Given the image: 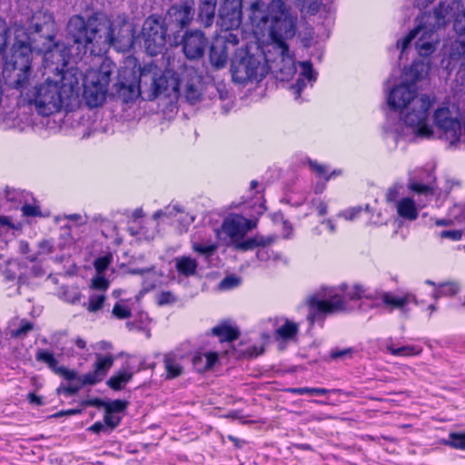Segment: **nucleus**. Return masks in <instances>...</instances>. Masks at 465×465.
I'll use <instances>...</instances> for the list:
<instances>
[{
	"mask_svg": "<svg viewBox=\"0 0 465 465\" xmlns=\"http://www.w3.org/2000/svg\"><path fill=\"white\" fill-rule=\"evenodd\" d=\"M170 73H162L161 69L151 63L140 69L139 77L135 72L123 69L119 73L118 80L114 84L113 94L124 103L134 101L138 96L143 100L153 101L168 88L175 90L177 83L169 79Z\"/></svg>",
	"mask_w": 465,
	"mask_h": 465,
	"instance_id": "7ed1b4c3",
	"label": "nucleus"
},
{
	"mask_svg": "<svg viewBox=\"0 0 465 465\" xmlns=\"http://www.w3.org/2000/svg\"><path fill=\"white\" fill-rule=\"evenodd\" d=\"M340 291L345 293V297H347L351 301L360 300L363 297L369 300H374V293H368L367 290L361 284H354L350 290H348V285L342 283L339 287Z\"/></svg>",
	"mask_w": 465,
	"mask_h": 465,
	"instance_id": "c85d7f7f",
	"label": "nucleus"
},
{
	"mask_svg": "<svg viewBox=\"0 0 465 465\" xmlns=\"http://www.w3.org/2000/svg\"><path fill=\"white\" fill-rule=\"evenodd\" d=\"M192 248L194 252L208 257L214 253V252L218 248V245L213 242L201 243V242H193Z\"/></svg>",
	"mask_w": 465,
	"mask_h": 465,
	"instance_id": "ea45409f",
	"label": "nucleus"
},
{
	"mask_svg": "<svg viewBox=\"0 0 465 465\" xmlns=\"http://www.w3.org/2000/svg\"><path fill=\"white\" fill-rule=\"evenodd\" d=\"M307 303L310 312L307 319L313 323L322 314H329L343 311L345 304L343 299L333 288H322L316 294L311 296Z\"/></svg>",
	"mask_w": 465,
	"mask_h": 465,
	"instance_id": "9b49d317",
	"label": "nucleus"
},
{
	"mask_svg": "<svg viewBox=\"0 0 465 465\" xmlns=\"http://www.w3.org/2000/svg\"><path fill=\"white\" fill-rule=\"evenodd\" d=\"M257 247V239L249 238L245 241L238 242L236 248L242 251H248Z\"/></svg>",
	"mask_w": 465,
	"mask_h": 465,
	"instance_id": "13d9d810",
	"label": "nucleus"
},
{
	"mask_svg": "<svg viewBox=\"0 0 465 465\" xmlns=\"http://www.w3.org/2000/svg\"><path fill=\"white\" fill-rule=\"evenodd\" d=\"M35 359L38 361L45 362L48 365V367L56 374L64 377L67 381H71L74 378H76V372L74 371H71L66 369L65 367H58L57 366V361L54 358V354L45 351V350H38L35 354Z\"/></svg>",
	"mask_w": 465,
	"mask_h": 465,
	"instance_id": "412c9836",
	"label": "nucleus"
},
{
	"mask_svg": "<svg viewBox=\"0 0 465 465\" xmlns=\"http://www.w3.org/2000/svg\"><path fill=\"white\" fill-rule=\"evenodd\" d=\"M0 54L5 60V73L14 71L11 87H24L26 81V69L33 60L30 34L24 25L14 23L7 25L0 19Z\"/></svg>",
	"mask_w": 465,
	"mask_h": 465,
	"instance_id": "20e7f679",
	"label": "nucleus"
},
{
	"mask_svg": "<svg viewBox=\"0 0 465 465\" xmlns=\"http://www.w3.org/2000/svg\"><path fill=\"white\" fill-rule=\"evenodd\" d=\"M428 177L431 178V182H428L426 184H423L419 181L411 178L408 185L409 189L418 194L432 195L435 193L434 183L436 178L431 173H428Z\"/></svg>",
	"mask_w": 465,
	"mask_h": 465,
	"instance_id": "7c9ffc66",
	"label": "nucleus"
},
{
	"mask_svg": "<svg viewBox=\"0 0 465 465\" xmlns=\"http://www.w3.org/2000/svg\"><path fill=\"white\" fill-rule=\"evenodd\" d=\"M246 222L242 216H233L227 218L223 223V231L231 239L237 240L242 238L246 234L244 227Z\"/></svg>",
	"mask_w": 465,
	"mask_h": 465,
	"instance_id": "4be33fe9",
	"label": "nucleus"
},
{
	"mask_svg": "<svg viewBox=\"0 0 465 465\" xmlns=\"http://www.w3.org/2000/svg\"><path fill=\"white\" fill-rule=\"evenodd\" d=\"M127 406L126 401L121 400H115L107 405L106 411L110 412H120L125 410Z\"/></svg>",
	"mask_w": 465,
	"mask_h": 465,
	"instance_id": "5fc2aeb1",
	"label": "nucleus"
},
{
	"mask_svg": "<svg viewBox=\"0 0 465 465\" xmlns=\"http://www.w3.org/2000/svg\"><path fill=\"white\" fill-rule=\"evenodd\" d=\"M231 73L233 82L247 84L260 82L268 73L267 65L262 62L261 55L251 54L247 49H238L232 58Z\"/></svg>",
	"mask_w": 465,
	"mask_h": 465,
	"instance_id": "1a4fd4ad",
	"label": "nucleus"
},
{
	"mask_svg": "<svg viewBox=\"0 0 465 465\" xmlns=\"http://www.w3.org/2000/svg\"><path fill=\"white\" fill-rule=\"evenodd\" d=\"M163 73H170L171 75L168 77V80L174 79L177 83V87L175 90L170 87L164 90L163 94L169 97L183 96L190 104H194L199 100L201 96L199 89L200 79L193 68L185 67L183 71L182 78H179L176 73L172 70H165Z\"/></svg>",
	"mask_w": 465,
	"mask_h": 465,
	"instance_id": "f8f14e48",
	"label": "nucleus"
},
{
	"mask_svg": "<svg viewBox=\"0 0 465 465\" xmlns=\"http://www.w3.org/2000/svg\"><path fill=\"white\" fill-rule=\"evenodd\" d=\"M459 291L458 284L454 282H446L439 285V288L434 292V296L437 298L443 295H453Z\"/></svg>",
	"mask_w": 465,
	"mask_h": 465,
	"instance_id": "79ce46f5",
	"label": "nucleus"
},
{
	"mask_svg": "<svg viewBox=\"0 0 465 465\" xmlns=\"http://www.w3.org/2000/svg\"><path fill=\"white\" fill-rule=\"evenodd\" d=\"M387 350L395 356H410L418 354L420 352V351L413 346H402L399 348L388 346Z\"/></svg>",
	"mask_w": 465,
	"mask_h": 465,
	"instance_id": "37998d69",
	"label": "nucleus"
},
{
	"mask_svg": "<svg viewBox=\"0 0 465 465\" xmlns=\"http://www.w3.org/2000/svg\"><path fill=\"white\" fill-rule=\"evenodd\" d=\"M66 30L67 39L80 53L89 52L94 55L105 54L111 46L128 37L131 31L124 19L112 20L101 12L86 16L72 15Z\"/></svg>",
	"mask_w": 465,
	"mask_h": 465,
	"instance_id": "f03ea898",
	"label": "nucleus"
},
{
	"mask_svg": "<svg viewBox=\"0 0 465 465\" xmlns=\"http://www.w3.org/2000/svg\"><path fill=\"white\" fill-rule=\"evenodd\" d=\"M447 53L451 60H459L465 54V38L459 37L456 40L450 41L446 45Z\"/></svg>",
	"mask_w": 465,
	"mask_h": 465,
	"instance_id": "473e14b6",
	"label": "nucleus"
},
{
	"mask_svg": "<svg viewBox=\"0 0 465 465\" xmlns=\"http://www.w3.org/2000/svg\"><path fill=\"white\" fill-rule=\"evenodd\" d=\"M29 29L32 33L39 34L41 37L53 41L54 38V19L53 15L47 10H39L35 12L28 22Z\"/></svg>",
	"mask_w": 465,
	"mask_h": 465,
	"instance_id": "f3484780",
	"label": "nucleus"
},
{
	"mask_svg": "<svg viewBox=\"0 0 465 465\" xmlns=\"http://www.w3.org/2000/svg\"><path fill=\"white\" fill-rule=\"evenodd\" d=\"M396 208L399 216L405 220L413 221L418 217V209L411 198L405 197L398 201Z\"/></svg>",
	"mask_w": 465,
	"mask_h": 465,
	"instance_id": "bb28decb",
	"label": "nucleus"
},
{
	"mask_svg": "<svg viewBox=\"0 0 465 465\" xmlns=\"http://www.w3.org/2000/svg\"><path fill=\"white\" fill-rule=\"evenodd\" d=\"M308 163L311 170L319 177H323L325 182H328L331 177L341 174V170H333L331 173H328L329 167L327 165L319 163L317 161L309 160Z\"/></svg>",
	"mask_w": 465,
	"mask_h": 465,
	"instance_id": "f704fd0d",
	"label": "nucleus"
},
{
	"mask_svg": "<svg viewBox=\"0 0 465 465\" xmlns=\"http://www.w3.org/2000/svg\"><path fill=\"white\" fill-rule=\"evenodd\" d=\"M130 232L132 235H136L140 240L151 242L156 237L158 230L155 227L149 229L147 226H141L137 231L130 229Z\"/></svg>",
	"mask_w": 465,
	"mask_h": 465,
	"instance_id": "58836bf2",
	"label": "nucleus"
},
{
	"mask_svg": "<svg viewBox=\"0 0 465 465\" xmlns=\"http://www.w3.org/2000/svg\"><path fill=\"white\" fill-rule=\"evenodd\" d=\"M104 301V294H93L89 297V302L86 305V309L91 312H95L102 309Z\"/></svg>",
	"mask_w": 465,
	"mask_h": 465,
	"instance_id": "a19ab883",
	"label": "nucleus"
},
{
	"mask_svg": "<svg viewBox=\"0 0 465 465\" xmlns=\"http://www.w3.org/2000/svg\"><path fill=\"white\" fill-rule=\"evenodd\" d=\"M242 23V0H223L217 24L223 31L239 28Z\"/></svg>",
	"mask_w": 465,
	"mask_h": 465,
	"instance_id": "dca6fc26",
	"label": "nucleus"
},
{
	"mask_svg": "<svg viewBox=\"0 0 465 465\" xmlns=\"http://www.w3.org/2000/svg\"><path fill=\"white\" fill-rule=\"evenodd\" d=\"M22 212L25 216H37L40 214L39 208L31 204L24 205L22 207Z\"/></svg>",
	"mask_w": 465,
	"mask_h": 465,
	"instance_id": "338daca9",
	"label": "nucleus"
},
{
	"mask_svg": "<svg viewBox=\"0 0 465 465\" xmlns=\"http://www.w3.org/2000/svg\"><path fill=\"white\" fill-rule=\"evenodd\" d=\"M147 54L153 56L160 54L166 44L167 27L161 16L151 15L143 25L142 31Z\"/></svg>",
	"mask_w": 465,
	"mask_h": 465,
	"instance_id": "ddd939ff",
	"label": "nucleus"
},
{
	"mask_svg": "<svg viewBox=\"0 0 465 465\" xmlns=\"http://www.w3.org/2000/svg\"><path fill=\"white\" fill-rule=\"evenodd\" d=\"M229 50L223 41L215 40L210 48V62L216 68H223L227 64Z\"/></svg>",
	"mask_w": 465,
	"mask_h": 465,
	"instance_id": "5701e85b",
	"label": "nucleus"
},
{
	"mask_svg": "<svg viewBox=\"0 0 465 465\" xmlns=\"http://www.w3.org/2000/svg\"><path fill=\"white\" fill-rule=\"evenodd\" d=\"M296 5L302 13L315 15L322 5V0H296Z\"/></svg>",
	"mask_w": 465,
	"mask_h": 465,
	"instance_id": "e433bc0d",
	"label": "nucleus"
},
{
	"mask_svg": "<svg viewBox=\"0 0 465 465\" xmlns=\"http://www.w3.org/2000/svg\"><path fill=\"white\" fill-rule=\"evenodd\" d=\"M104 421L110 431L114 430L121 422V417L108 411H105Z\"/></svg>",
	"mask_w": 465,
	"mask_h": 465,
	"instance_id": "8fccbe9b",
	"label": "nucleus"
},
{
	"mask_svg": "<svg viewBox=\"0 0 465 465\" xmlns=\"http://www.w3.org/2000/svg\"><path fill=\"white\" fill-rule=\"evenodd\" d=\"M176 271L183 276L191 277L196 273L198 262L190 256H179L173 259Z\"/></svg>",
	"mask_w": 465,
	"mask_h": 465,
	"instance_id": "393cba45",
	"label": "nucleus"
},
{
	"mask_svg": "<svg viewBox=\"0 0 465 465\" xmlns=\"http://www.w3.org/2000/svg\"><path fill=\"white\" fill-rule=\"evenodd\" d=\"M291 38L279 37V39L272 41L270 46L278 54L275 59L271 60L266 54L264 56L267 63L272 62V68L278 74V77L282 81L289 80L296 72L294 59L285 43L287 39Z\"/></svg>",
	"mask_w": 465,
	"mask_h": 465,
	"instance_id": "2eb2a0df",
	"label": "nucleus"
},
{
	"mask_svg": "<svg viewBox=\"0 0 465 465\" xmlns=\"http://www.w3.org/2000/svg\"><path fill=\"white\" fill-rule=\"evenodd\" d=\"M32 330L33 324L27 321H23L17 329L12 331V335L17 338L24 337Z\"/></svg>",
	"mask_w": 465,
	"mask_h": 465,
	"instance_id": "603ef678",
	"label": "nucleus"
},
{
	"mask_svg": "<svg viewBox=\"0 0 465 465\" xmlns=\"http://www.w3.org/2000/svg\"><path fill=\"white\" fill-rule=\"evenodd\" d=\"M239 283V280L236 277L229 276L225 277L220 283L221 288L223 289H230L237 286Z\"/></svg>",
	"mask_w": 465,
	"mask_h": 465,
	"instance_id": "0e129e2a",
	"label": "nucleus"
},
{
	"mask_svg": "<svg viewBox=\"0 0 465 465\" xmlns=\"http://www.w3.org/2000/svg\"><path fill=\"white\" fill-rule=\"evenodd\" d=\"M449 444L460 450H465V433H450Z\"/></svg>",
	"mask_w": 465,
	"mask_h": 465,
	"instance_id": "09e8293b",
	"label": "nucleus"
},
{
	"mask_svg": "<svg viewBox=\"0 0 465 465\" xmlns=\"http://www.w3.org/2000/svg\"><path fill=\"white\" fill-rule=\"evenodd\" d=\"M288 391L293 394H298V395H303V394L324 395L328 392V391L323 388H308V387L291 388Z\"/></svg>",
	"mask_w": 465,
	"mask_h": 465,
	"instance_id": "c03bdc74",
	"label": "nucleus"
},
{
	"mask_svg": "<svg viewBox=\"0 0 465 465\" xmlns=\"http://www.w3.org/2000/svg\"><path fill=\"white\" fill-rule=\"evenodd\" d=\"M250 19L253 25L268 26L272 41L279 37H293L295 19L290 15L289 8L282 0H272L265 9V4L257 0L251 5Z\"/></svg>",
	"mask_w": 465,
	"mask_h": 465,
	"instance_id": "0eeeda50",
	"label": "nucleus"
},
{
	"mask_svg": "<svg viewBox=\"0 0 465 465\" xmlns=\"http://www.w3.org/2000/svg\"><path fill=\"white\" fill-rule=\"evenodd\" d=\"M450 8L449 5L440 3L432 13H424L416 19V26L401 41L398 48L403 53L409 45L415 41V48L420 56L427 57L433 54L440 43L437 30L447 23Z\"/></svg>",
	"mask_w": 465,
	"mask_h": 465,
	"instance_id": "423d86ee",
	"label": "nucleus"
},
{
	"mask_svg": "<svg viewBox=\"0 0 465 465\" xmlns=\"http://www.w3.org/2000/svg\"><path fill=\"white\" fill-rule=\"evenodd\" d=\"M193 0H183L181 4L172 5L167 12L170 23L177 28L188 25L193 20Z\"/></svg>",
	"mask_w": 465,
	"mask_h": 465,
	"instance_id": "a211bd4d",
	"label": "nucleus"
},
{
	"mask_svg": "<svg viewBox=\"0 0 465 465\" xmlns=\"http://www.w3.org/2000/svg\"><path fill=\"white\" fill-rule=\"evenodd\" d=\"M88 430L93 431L94 433L104 432L105 434H109L111 432L110 430H108V426H106L104 421H97L94 423L92 426L88 428Z\"/></svg>",
	"mask_w": 465,
	"mask_h": 465,
	"instance_id": "e2e57ef3",
	"label": "nucleus"
},
{
	"mask_svg": "<svg viewBox=\"0 0 465 465\" xmlns=\"http://www.w3.org/2000/svg\"><path fill=\"white\" fill-rule=\"evenodd\" d=\"M434 121L451 145L465 143V114L454 107H440L434 113Z\"/></svg>",
	"mask_w": 465,
	"mask_h": 465,
	"instance_id": "9d476101",
	"label": "nucleus"
},
{
	"mask_svg": "<svg viewBox=\"0 0 465 465\" xmlns=\"http://www.w3.org/2000/svg\"><path fill=\"white\" fill-rule=\"evenodd\" d=\"M401 189V186L399 184H394L393 186L390 187L388 189V192L386 193V200L388 202H394L397 200L398 196L400 195V190Z\"/></svg>",
	"mask_w": 465,
	"mask_h": 465,
	"instance_id": "680f3d73",
	"label": "nucleus"
},
{
	"mask_svg": "<svg viewBox=\"0 0 465 465\" xmlns=\"http://www.w3.org/2000/svg\"><path fill=\"white\" fill-rule=\"evenodd\" d=\"M388 104L394 110L401 112V118L408 126L416 128L415 134L420 137L432 134L426 124L431 101L426 94L417 95L414 83H402L392 88L388 95Z\"/></svg>",
	"mask_w": 465,
	"mask_h": 465,
	"instance_id": "39448f33",
	"label": "nucleus"
},
{
	"mask_svg": "<svg viewBox=\"0 0 465 465\" xmlns=\"http://www.w3.org/2000/svg\"><path fill=\"white\" fill-rule=\"evenodd\" d=\"M430 70V65L429 63L415 61L405 74L411 77V83L416 84V82L423 79L428 75Z\"/></svg>",
	"mask_w": 465,
	"mask_h": 465,
	"instance_id": "c756f323",
	"label": "nucleus"
},
{
	"mask_svg": "<svg viewBox=\"0 0 465 465\" xmlns=\"http://www.w3.org/2000/svg\"><path fill=\"white\" fill-rule=\"evenodd\" d=\"M218 360V354L216 352H207L195 355L193 362L198 371H203L210 370L216 363Z\"/></svg>",
	"mask_w": 465,
	"mask_h": 465,
	"instance_id": "2f4dec72",
	"label": "nucleus"
},
{
	"mask_svg": "<svg viewBox=\"0 0 465 465\" xmlns=\"http://www.w3.org/2000/svg\"><path fill=\"white\" fill-rule=\"evenodd\" d=\"M301 66L302 68V78L299 77L296 83L291 86V89L295 95V99H298L300 97L302 91L305 87V79L309 82L315 81L316 79L312 71V64L310 62H302L301 63Z\"/></svg>",
	"mask_w": 465,
	"mask_h": 465,
	"instance_id": "a878e982",
	"label": "nucleus"
},
{
	"mask_svg": "<svg viewBox=\"0 0 465 465\" xmlns=\"http://www.w3.org/2000/svg\"><path fill=\"white\" fill-rule=\"evenodd\" d=\"M112 314L117 319L124 320L132 316V312L128 306L117 302L113 308Z\"/></svg>",
	"mask_w": 465,
	"mask_h": 465,
	"instance_id": "49530a36",
	"label": "nucleus"
},
{
	"mask_svg": "<svg viewBox=\"0 0 465 465\" xmlns=\"http://www.w3.org/2000/svg\"><path fill=\"white\" fill-rule=\"evenodd\" d=\"M114 65L109 60L102 63L99 69L89 70L80 82L84 87L83 96L89 107H97L105 101L108 84Z\"/></svg>",
	"mask_w": 465,
	"mask_h": 465,
	"instance_id": "6e6552de",
	"label": "nucleus"
},
{
	"mask_svg": "<svg viewBox=\"0 0 465 465\" xmlns=\"http://www.w3.org/2000/svg\"><path fill=\"white\" fill-rule=\"evenodd\" d=\"M109 286V282L104 276L94 277L92 281V287L96 290H106Z\"/></svg>",
	"mask_w": 465,
	"mask_h": 465,
	"instance_id": "4d7b16f0",
	"label": "nucleus"
},
{
	"mask_svg": "<svg viewBox=\"0 0 465 465\" xmlns=\"http://www.w3.org/2000/svg\"><path fill=\"white\" fill-rule=\"evenodd\" d=\"M133 378V373L130 371H119L113 375L108 381V386L114 390L120 391L124 388V386L129 382Z\"/></svg>",
	"mask_w": 465,
	"mask_h": 465,
	"instance_id": "72a5a7b5",
	"label": "nucleus"
},
{
	"mask_svg": "<svg viewBox=\"0 0 465 465\" xmlns=\"http://www.w3.org/2000/svg\"><path fill=\"white\" fill-rule=\"evenodd\" d=\"M380 298L382 303L389 307L391 310L400 309L406 312L405 307L410 302L417 303V300L413 294L407 293L401 297L394 296L391 292H374V300Z\"/></svg>",
	"mask_w": 465,
	"mask_h": 465,
	"instance_id": "aec40b11",
	"label": "nucleus"
},
{
	"mask_svg": "<svg viewBox=\"0 0 465 465\" xmlns=\"http://www.w3.org/2000/svg\"><path fill=\"white\" fill-rule=\"evenodd\" d=\"M20 251L23 254L26 255V259L30 262H35L37 259L36 254H30V248L29 244L25 242H20Z\"/></svg>",
	"mask_w": 465,
	"mask_h": 465,
	"instance_id": "774afa93",
	"label": "nucleus"
},
{
	"mask_svg": "<svg viewBox=\"0 0 465 465\" xmlns=\"http://www.w3.org/2000/svg\"><path fill=\"white\" fill-rule=\"evenodd\" d=\"M27 81L24 87H14L26 96L36 112L49 116L63 110L73 111L80 104L83 74L78 68L71 67L58 71L53 77L33 86L32 63L26 69Z\"/></svg>",
	"mask_w": 465,
	"mask_h": 465,
	"instance_id": "f257e3e1",
	"label": "nucleus"
},
{
	"mask_svg": "<svg viewBox=\"0 0 465 465\" xmlns=\"http://www.w3.org/2000/svg\"><path fill=\"white\" fill-rule=\"evenodd\" d=\"M114 359L112 355L103 356L101 354H96V361L94 363L93 371L83 376H78L76 374V378H74V380H77L79 384H70L67 387H61L58 389V391H63L67 396H73L84 385H94L99 383L106 376L108 371L114 364ZM72 381H74V379Z\"/></svg>",
	"mask_w": 465,
	"mask_h": 465,
	"instance_id": "4468645a",
	"label": "nucleus"
},
{
	"mask_svg": "<svg viewBox=\"0 0 465 465\" xmlns=\"http://www.w3.org/2000/svg\"><path fill=\"white\" fill-rule=\"evenodd\" d=\"M352 351H353L351 348H347V349H342V350L334 349L331 351V357L333 360H340V359H343L346 357H351Z\"/></svg>",
	"mask_w": 465,
	"mask_h": 465,
	"instance_id": "6e6d98bb",
	"label": "nucleus"
},
{
	"mask_svg": "<svg viewBox=\"0 0 465 465\" xmlns=\"http://www.w3.org/2000/svg\"><path fill=\"white\" fill-rule=\"evenodd\" d=\"M217 0H201L198 19L205 26H210L214 19Z\"/></svg>",
	"mask_w": 465,
	"mask_h": 465,
	"instance_id": "b1692460",
	"label": "nucleus"
},
{
	"mask_svg": "<svg viewBox=\"0 0 465 465\" xmlns=\"http://www.w3.org/2000/svg\"><path fill=\"white\" fill-rule=\"evenodd\" d=\"M454 30L459 37L465 38V9H461L454 21Z\"/></svg>",
	"mask_w": 465,
	"mask_h": 465,
	"instance_id": "a18cd8bd",
	"label": "nucleus"
},
{
	"mask_svg": "<svg viewBox=\"0 0 465 465\" xmlns=\"http://www.w3.org/2000/svg\"><path fill=\"white\" fill-rule=\"evenodd\" d=\"M228 33H226L223 36H220L219 38H217L216 40H221V41H223L224 42V45H226V46L229 48V45L231 46H235L239 44V37L237 35V34H234L232 31H227Z\"/></svg>",
	"mask_w": 465,
	"mask_h": 465,
	"instance_id": "864d4df0",
	"label": "nucleus"
},
{
	"mask_svg": "<svg viewBox=\"0 0 465 465\" xmlns=\"http://www.w3.org/2000/svg\"><path fill=\"white\" fill-rule=\"evenodd\" d=\"M312 204L315 207V209L320 216H324L327 214L328 205L323 201H322L320 199H313L312 201Z\"/></svg>",
	"mask_w": 465,
	"mask_h": 465,
	"instance_id": "bf43d9fd",
	"label": "nucleus"
},
{
	"mask_svg": "<svg viewBox=\"0 0 465 465\" xmlns=\"http://www.w3.org/2000/svg\"><path fill=\"white\" fill-rule=\"evenodd\" d=\"M163 363L167 379H174L183 373V368L180 362V359L173 352H169L164 355Z\"/></svg>",
	"mask_w": 465,
	"mask_h": 465,
	"instance_id": "cd10ccee",
	"label": "nucleus"
},
{
	"mask_svg": "<svg viewBox=\"0 0 465 465\" xmlns=\"http://www.w3.org/2000/svg\"><path fill=\"white\" fill-rule=\"evenodd\" d=\"M298 332V325L294 322L286 321L285 323L276 330L277 336L282 339H291Z\"/></svg>",
	"mask_w": 465,
	"mask_h": 465,
	"instance_id": "4c0bfd02",
	"label": "nucleus"
},
{
	"mask_svg": "<svg viewBox=\"0 0 465 465\" xmlns=\"http://www.w3.org/2000/svg\"><path fill=\"white\" fill-rule=\"evenodd\" d=\"M207 46V39L201 31L186 33L183 37V48L189 59H197L203 55Z\"/></svg>",
	"mask_w": 465,
	"mask_h": 465,
	"instance_id": "6ab92c4d",
	"label": "nucleus"
},
{
	"mask_svg": "<svg viewBox=\"0 0 465 465\" xmlns=\"http://www.w3.org/2000/svg\"><path fill=\"white\" fill-rule=\"evenodd\" d=\"M361 210L362 209L360 206L352 207L344 211L341 215L343 216L346 220L351 221L361 212Z\"/></svg>",
	"mask_w": 465,
	"mask_h": 465,
	"instance_id": "69168bd1",
	"label": "nucleus"
},
{
	"mask_svg": "<svg viewBox=\"0 0 465 465\" xmlns=\"http://www.w3.org/2000/svg\"><path fill=\"white\" fill-rule=\"evenodd\" d=\"M112 257L109 255L102 256L94 261V266L98 273H103L110 265Z\"/></svg>",
	"mask_w": 465,
	"mask_h": 465,
	"instance_id": "3c124183",
	"label": "nucleus"
},
{
	"mask_svg": "<svg viewBox=\"0 0 465 465\" xmlns=\"http://www.w3.org/2000/svg\"><path fill=\"white\" fill-rule=\"evenodd\" d=\"M176 301L175 295L171 292H161L156 295V302L159 306L173 304Z\"/></svg>",
	"mask_w": 465,
	"mask_h": 465,
	"instance_id": "de8ad7c7",
	"label": "nucleus"
},
{
	"mask_svg": "<svg viewBox=\"0 0 465 465\" xmlns=\"http://www.w3.org/2000/svg\"><path fill=\"white\" fill-rule=\"evenodd\" d=\"M212 332L221 337V341H232L239 337V331L237 329L232 328L229 325H219L213 328Z\"/></svg>",
	"mask_w": 465,
	"mask_h": 465,
	"instance_id": "c9c22d12",
	"label": "nucleus"
},
{
	"mask_svg": "<svg viewBox=\"0 0 465 465\" xmlns=\"http://www.w3.org/2000/svg\"><path fill=\"white\" fill-rule=\"evenodd\" d=\"M440 238H448L453 241H459L461 239L462 232L460 230H450L442 231L440 233Z\"/></svg>",
	"mask_w": 465,
	"mask_h": 465,
	"instance_id": "052dcab7",
	"label": "nucleus"
}]
</instances>
